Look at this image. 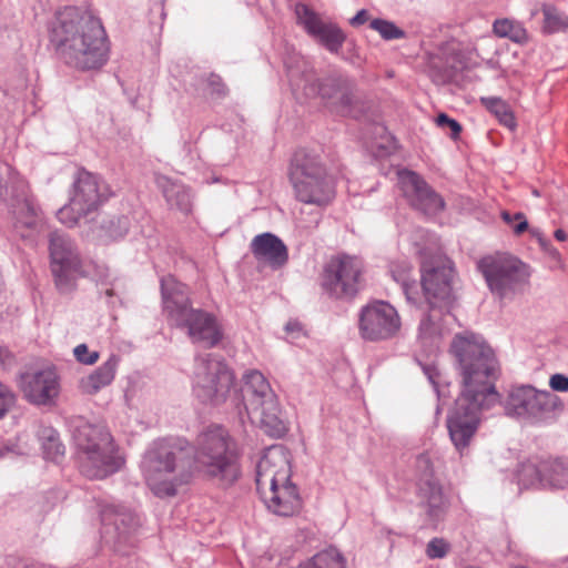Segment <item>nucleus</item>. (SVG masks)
Masks as SVG:
<instances>
[{"label": "nucleus", "instance_id": "nucleus-18", "mask_svg": "<svg viewBox=\"0 0 568 568\" xmlns=\"http://www.w3.org/2000/svg\"><path fill=\"white\" fill-rule=\"evenodd\" d=\"M398 184L412 207L425 215H436L445 209L444 199L417 173L398 172Z\"/></svg>", "mask_w": 568, "mask_h": 568}, {"label": "nucleus", "instance_id": "nucleus-55", "mask_svg": "<svg viewBox=\"0 0 568 568\" xmlns=\"http://www.w3.org/2000/svg\"><path fill=\"white\" fill-rule=\"evenodd\" d=\"M1 456H2V455L0 454V457H1Z\"/></svg>", "mask_w": 568, "mask_h": 568}, {"label": "nucleus", "instance_id": "nucleus-17", "mask_svg": "<svg viewBox=\"0 0 568 568\" xmlns=\"http://www.w3.org/2000/svg\"><path fill=\"white\" fill-rule=\"evenodd\" d=\"M400 327V316L388 302L372 301L358 313V333L364 341L382 342L394 338Z\"/></svg>", "mask_w": 568, "mask_h": 568}, {"label": "nucleus", "instance_id": "nucleus-22", "mask_svg": "<svg viewBox=\"0 0 568 568\" xmlns=\"http://www.w3.org/2000/svg\"><path fill=\"white\" fill-rule=\"evenodd\" d=\"M418 503L426 515V521L436 527L446 515L449 503L439 481L433 476L422 478L418 485Z\"/></svg>", "mask_w": 568, "mask_h": 568}, {"label": "nucleus", "instance_id": "nucleus-16", "mask_svg": "<svg viewBox=\"0 0 568 568\" xmlns=\"http://www.w3.org/2000/svg\"><path fill=\"white\" fill-rule=\"evenodd\" d=\"M50 267L58 291L70 293L75 287L81 260L74 243L64 233L51 232L49 235Z\"/></svg>", "mask_w": 568, "mask_h": 568}, {"label": "nucleus", "instance_id": "nucleus-38", "mask_svg": "<svg viewBox=\"0 0 568 568\" xmlns=\"http://www.w3.org/2000/svg\"><path fill=\"white\" fill-rule=\"evenodd\" d=\"M101 229L111 239L122 237L129 231V219L121 215L104 220L101 223Z\"/></svg>", "mask_w": 568, "mask_h": 568}, {"label": "nucleus", "instance_id": "nucleus-14", "mask_svg": "<svg viewBox=\"0 0 568 568\" xmlns=\"http://www.w3.org/2000/svg\"><path fill=\"white\" fill-rule=\"evenodd\" d=\"M477 266L491 293L499 298L521 291L530 277L529 266L510 254L485 256Z\"/></svg>", "mask_w": 568, "mask_h": 568}, {"label": "nucleus", "instance_id": "nucleus-5", "mask_svg": "<svg viewBox=\"0 0 568 568\" xmlns=\"http://www.w3.org/2000/svg\"><path fill=\"white\" fill-rule=\"evenodd\" d=\"M455 272L449 260L422 264V287L427 312L419 323V337L435 344L446 332L450 308L455 301L453 281Z\"/></svg>", "mask_w": 568, "mask_h": 568}, {"label": "nucleus", "instance_id": "nucleus-31", "mask_svg": "<svg viewBox=\"0 0 568 568\" xmlns=\"http://www.w3.org/2000/svg\"><path fill=\"white\" fill-rule=\"evenodd\" d=\"M44 457L57 462L64 455V445L61 443L59 434L51 427H43L39 432Z\"/></svg>", "mask_w": 568, "mask_h": 568}, {"label": "nucleus", "instance_id": "nucleus-41", "mask_svg": "<svg viewBox=\"0 0 568 568\" xmlns=\"http://www.w3.org/2000/svg\"><path fill=\"white\" fill-rule=\"evenodd\" d=\"M75 359L84 365H93L99 359L98 352H89L87 344H79L73 349Z\"/></svg>", "mask_w": 568, "mask_h": 568}, {"label": "nucleus", "instance_id": "nucleus-4", "mask_svg": "<svg viewBox=\"0 0 568 568\" xmlns=\"http://www.w3.org/2000/svg\"><path fill=\"white\" fill-rule=\"evenodd\" d=\"M192 448L183 438H160L145 450L141 471L150 489L159 497L174 496L192 474Z\"/></svg>", "mask_w": 568, "mask_h": 568}, {"label": "nucleus", "instance_id": "nucleus-39", "mask_svg": "<svg viewBox=\"0 0 568 568\" xmlns=\"http://www.w3.org/2000/svg\"><path fill=\"white\" fill-rule=\"evenodd\" d=\"M500 216L501 220L513 229L516 235H520L528 230V221L521 212L511 214L508 211H503Z\"/></svg>", "mask_w": 568, "mask_h": 568}, {"label": "nucleus", "instance_id": "nucleus-50", "mask_svg": "<svg viewBox=\"0 0 568 568\" xmlns=\"http://www.w3.org/2000/svg\"><path fill=\"white\" fill-rule=\"evenodd\" d=\"M554 235H555V239L560 242H562L567 239V233L561 229L556 230Z\"/></svg>", "mask_w": 568, "mask_h": 568}, {"label": "nucleus", "instance_id": "nucleus-3", "mask_svg": "<svg viewBox=\"0 0 568 568\" xmlns=\"http://www.w3.org/2000/svg\"><path fill=\"white\" fill-rule=\"evenodd\" d=\"M286 73L297 99L320 98L343 115L357 118L365 110V101L354 79L333 70L320 77L304 57L295 55L285 62Z\"/></svg>", "mask_w": 568, "mask_h": 568}, {"label": "nucleus", "instance_id": "nucleus-26", "mask_svg": "<svg viewBox=\"0 0 568 568\" xmlns=\"http://www.w3.org/2000/svg\"><path fill=\"white\" fill-rule=\"evenodd\" d=\"M243 406L246 412L262 405L264 400L273 398L276 394L270 383L258 371H250L243 376Z\"/></svg>", "mask_w": 568, "mask_h": 568}, {"label": "nucleus", "instance_id": "nucleus-44", "mask_svg": "<svg viewBox=\"0 0 568 568\" xmlns=\"http://www.w3.org/2000/svg\"><path fill=\"white\" fill-rule=\"evenodd\" d=\"M207 84H209L212 93H215L220 97H224L227 93V89H226L225 84L223 83L222 78L217 74L212 73L207 78Z\"/></svg>", "mask_w": 568, "mask_h": 568}, {"label": "nucleus", "instance_id": "nucleus-42", "mask_svg": "<svg viewBox=\"0 0 568 568\" xmlns=\"http://www.w3.org/2000/svg\"><path fill=\"white\" fill-rule=\"evenodd\" d=\"M16 397L8 386L0 382V418L13 406Z\"/></svg>", "mask_w": 568, "mask_h": 568}, {"label": "nucleus", "instance_id": "nucleus-20", "mask_svg": "<svg viewBox=\"0 0 568 568\" xmlns=\"http://www.w3.org/2000/svg\"><path fill=\"white\" fill-rule=\"evenodd\" d=\"M292 475L291 454L282 445H272L264 450L256 466V489L286 483Z\"/></svg>", "mask_w": 568, "mask_h": 568}, {"label": "nucleus", "instance_id": "nucleus-1", "mask_svg": "<svg viewBox=\"0 0 568 568\" xmlns=\"http://www.w3.org/2000/svg\"><path fill=\"white\" fill-rule=\"evenodd\" d=\"M460 377V393L448 410L446 426L455 448L463 455L474 439L481 414L500 402L495 387L498 363L494 351L474 333L457 334L450 345Z\"/></svg>", "mask_w": 568, "mask_h": 568}, {"label": "nucleus", "instance_id": "nucleus-46", "mask_svg": "<svg viewBox=\"0 0 568 568\" xmlns=\"http://www.w3.org/2000/svg\"><path fill=\"white\" fill-rule=\"evenodd\" d=\"M14 365V355L12 352L4 347L0 346V366L3 369H10Z\"/></svg>", "mask_w": 568, "mask_h": 568}, {"label": "nucleus", "instance_id": "nucleus-36", "mask_svg": "<svg viewBox=\"0 0 568 568\" xmlns=\"http://www.w3.org/2000/svg\"><path fill=\"white\" fill-rule=\"evenodd\" d=\"M369 28L378 32L386 41L404 39L406 37V32L394 22L381 18L371 20Z\"/></svg>", "mask_w": 568, "mask_h": 568}, {"label": "nucleus", "instance_id": "nucleus-29", "mask_svg": "<svg viewBox=\"0 0 568 568\" xmlns=\"http://www.w3.org/2000/svg\"><path fill=\"white\" fill-rule=\"evenodd\" d=\"M158 184L171 209H176L183 214H189L192 209V196L190 190L166 176H160Z\"/></svg>", "mask_w": 568, "mask_h": 568}, {"label": "nucleus", "instance_id": "nucleus-33", "mask_svg": "<svg viewBox=\"0 0 568 568\" xmlns=\"http://www.w3.org/2000/svg\"><path fill=\"white\" fill-rule=\"evenodd\" d=\"M481 103L491 112L500 124L509 130H514L517 125L515 115L510 106L499 98H481Z\"/></svg>", "mask_w": 568, "mask_h": 568}, {"label": "nucleus", "instance_id": "nucleus-24", "mask_svg": "<svg viewBox=\"0 0 568 568\" xmlns=\"http://www.w3.org/2000/svg\"><path fill=\"white\" fill-rule=\"evenodd\" d=\"M250 248L258 262L268 264L273 270L283 267L288 261L287 246L277 235L270 232L254 236Z\"/></svg>", "mask_w": 568, "mask_h": 568}, {"label": "nucleus", "instance_id": "nucleus-12", "mask_svg": "<svg viewBox=\"0 0 568 568\" xmlns=\"http://www.w3.org/2000/svg\"><path fill=\"white\" fill-rule=\"evenodd\" d=\"M109 189L105 182L85 170L78 172L72 184L69 202L57 216L67 226L77 225L82 219L93 220L92 215L108 200Z\"/></svg>", "mask_w": 568, "mask_h": 568}, {"label": "nucleus", "instance_id": "nucleus-45", "mask_svg": "<svg viewBox=\"0 0 568 568\" xmlns=\"http://www.w3.org/2000/svg\"><path fill=\"white\" fill-rule=\"evenodd\" d=\"M549 385L551 389L558 392L568 390V377L562 374H555L550 377Z\"/></svg>", "mask_w": 568, "mask_h": 568}, {"label": "nucleus", "instance_id": "nucleus-15", "mask_svg": "<svg viewBox=\"0 0 568 568\" xmlns=\"http://www.w3.org/2000/svg\"><path fill=\"white\" fill-rule=\"evenodd\" d=\"M363 272L364 263L359 257L333 256L323 268L321 286L333 298H353L361 288Z\"/></svg>", "mask_w": 568, "mask_h": 568}, {"label": "nucleus", "instance_id": "nucleus-37", "mask_svg": "<svg viewBox=\"0 0 568 568\" xmlns=\"http://www.w3.org/2000/svg\"><path fill=\"white\" fill-rule=\"evenodd\" d=\"M493 30L498 37L509 38L515 42H520L526 37L525 30L508 19L496 20Z\"/></svg>", "mask_w": 568, "mask_h": 568}, {"label": "nucleus", "instance_id": "nucleus-32", "mask_svg": "<svg viewBox=\"0 0 568 568\" xmlns=\"http://www.w3.org/2000/svg\"><path fill=\"white\" fill-rule=\"evenodd\" d=\"M542 30L546 33H556L568 29V16L550 3H542Z\"/></svg>", "mask_w": 568, "mask_h": 568}, {"label": "nucleus", "instance_id": "nucleus-19", "mask_svg": "<svg viewBox=\"0 0 568 568\" xmlns=\"http://www.w3.org/2000/svg\"><path fill=\"white\" fill-rule=\"evenodd\" d=\"M295 14L297 23L310 37L331 53L339 52L346 40V34L336 23L323 20L318 13L304 3L295 6Z\"/></svg>", "mask_w": 568, "mask_h": 568}, {"label": "nucleus", "instance_id": "nucleus-34", "mask_svg": "<svg viewBox=\"0 0 568 568\" xmlns=\"http://www.w3.org/2000/svg\"><path fill=\"white\" fill-rule=\"evenodd\" d=\"M518 484L524 488L544 487V470L541 462L531 460L523 463L517 471Z\"/></svg>", "mask_w": 568, "mask_h": 568}, {"label": "nucleus", "instance_id": "nucleus-28", "mask_svg": "<svg viewBox=\"0 0 568 568\" xmlns=\"http://www.w3.org/2000/svg\"><path fill=\"white\" fill-rule=\"evenodd\" d=\"M119 357L111 355L101 366L81 381V388L89 395H94L109 386L115 376Z\"/></svg>", "mask_w": 568, "mask_h": 568}, {"label": "nucleus", "instance_id": "nucleus-21", "mask_svg": "<svg viewBox=\"0 0 568 568\" xmlns=\"http://www.w3.org/2000/svg\"><path fill=\"white\" fill-rule=\"evenodd\" d=\"M20 387L26 399L34 405L52 404L60 392L59 378L52 368L21 374Z\"/></svg>", "mask_w": 568, "mask_h": 568}, {"label": "nucleus", "instance_id": "nucleus-8", "mask_svg": "<svg viewBox=\"0 0 568 568\" xmlns=\"http://www.w3.org/2000/svg\"><path fill=\"white\" fill-rule=\"evenodd\" d=\"M80 471L90 479H103L121 469L119 455L109 430L81 420L72 433Z\"/></svg>", "mask_w": 568, "mask_h": 568}, {"label": "nucleus", "instance_id": "nucleus-2", "mask_svg": "<svg viewBox=\"0 0 568 568\" xmlns=\"http://www.w3.org/2000/svg\"><path fill=\"white\" fill-rule=\"evenodd\" d=\"M50 42L64 63L79 70L100 69L108 61V39L100 20L77 7L55 14Z\"/></svg>", "mask_w": 568, "mask_h": 568}, {"label": "nucleus", "instance_id": "nucleus-7", "mask_svg": "<svg viewBox=\"0 0 568 568\" xmlns=\"http://www.w3.org/2000/svg\"><path fill=\"white\" fill-rule=\"evenodd\" d=\"M193 462L196 469L220 483L233 485L241 476L236 446L229 432L219 425L202 430L195 440Z\"/></svg>", "mask_w": 568, "mask_h": 568}, {"label": "nucleus", "instance_id": "nucleus-54", "mask_svg": "<svg viewBox=\"0 0 568 568\" xmlns=\"http://www.w3.org/2000/svg\"><path fill=\"white\" fill-rule=\"evenodd\" d=\"M537 14V11H531V17H535Z\"/></svg>", "mask_w": 568, "mask_h": 568}, {"label": "nucleus", "instance_id": "nucleus-13", "mask_svg": "<svg viewBox=\"0 0 568 568\" xmlns=\"http://www.w3.org/2000/svg\"><path fill=\"white\" fill-rule=\"evenodd\" d=\"M193 392L203 404L221 405L235 392V375L221 356L206 354L196 358Z\"/></svg>", "mask_w": 568, "mask_h": 568}, {"label": "nucleus", "instance_id": "nucleus-35", "mask_svg": "<svg viewBox=\"0 0 568 568\" xmlns=\"http://www.w3.org/2000/svg\"><path fill=\"white\" fill-rule=\"evenodd\" d=\"M410 271H412V265L407 261H402V262H396V263L393 262L390 264V274H392L393 278L396 282L402 284L403 291L406 295V298L409 302H414L415 300L412 295V291L415 288V285L410 284L408 282Z\"/></svg>", "mask_w": 568, "mask_h": 568}, {"label": "nucleus", "instance_id": "nucleus-47", "mask_svg": "<svg viewBox=\"0 0 568 568\" xmlns=\"http://www.w3.org/2000/svg\"><path fill=\"white\" fill-rule=\"evenodd\" d=\"M424 374L427 376L429 383L437 389L439 372L435 365H423Z\"/></svg>", "mask_w": 568, "mask_h": 568}, {"label": "nucleus", "instance_id": "nucleus-11", "mask_svg": "<svg viewBox=\"0 0 568 568\" xmlns=\"http://www.w3.org/2000/svg\"><path fill=\"white\" fill-rule=\"evenodd\" d=\"M3 174L8 179L4 184L0 180V197L9 202L14 230L22 239L34 242L33 235L43 232L45 224L38 209L28 197L27 182L7 164L0 168V175Z\"/></svg>", "mask_w": 568, "mask_h": 568}, {"label": "nucleus", "instance_id": "nucleus-52", "mask_svg": "<svg viewBox=\"0 0 568 568\" xmlns=\"http://www.w3.org/2000/svg\"><path fill=\"white\" fill-rule=\"evenodd\" d=\"M418 460H419V463H425V464H427V463H428V460H427L425 457H419V459H418Z\"/></svg>", "mask_w": 568, "mask_h": 568}, {"label": "nucleus", "instance_id": "nucleus-40", "mask_svg": "<svg viewBox=\"0 0 568 568\" xmlns=\"http://www.w3.org/2000/svg\"><path fill=\"white\" fill-rule=\"evenodd\" d=\"M449 550V544L443 538H433L426 546V555L430 559L444 558Z\"/></svg>", "mask_w": 568, "mask_h": 568}, {"label": "nucleus", "instance_id": "nucleus-30", "mask_svg": "<svg viewBox=\"0 0 568 568\" xmlns=\"http://www.w3.org/2000/svg\"><path fill=\"white\" fill-rule=\"evenodd\" d=\"M544 487L552 489L568 488V460L561 458L541 460Z\"/></svg>", "mask_w": 568, "mask_h": 568}, {"label": "nucleus", "instance_id": "nucleus-6", "mask_svg": "<svg viewBox=\"0 0 568 568\" xmlns=\"http://www.w3.org/2000/svg\"><path fill=\"white\" fill-rule=\"evenodd\" d=\"M160 283L163 310L169 321L185 329L194 343L206 347L217 345L223 336L217 320L209 312L192 307L187 286L172 275L163 276Z\"/></svg>", "mask_w": 568, "mask_h": 568}, {"label": "nucleus", "instance_id": "nucleus-49", "mask_svg": "<svg viewBox=\"0 0 568 568\" xmlns=\"http://www.w3.org/2000/svg\"><path fill=\"white\" fill-rule=\"evenodd\" d=\"M301 329V326L298 323L296 322H288L286 325H285V331L286 332H295V331H300Z\"/></svg>", "mask_w": 568, "mask_h": 568}, {"label": "nucleus", "instance_id": "nucleus-51", "mask_svg": "<svg viewBox=\"0 0 568 568\" xmlns=\"http://www.w3.org/2000/svg\"><path fill=\"white\" fill-rule=\"evenodd\" d=\"M110 285H111L110 287L108 286V287L103 288V290H104V293H105V295H106L108 297H112V296H114V294H115V293H114V288L116 287V283H115V282H112V283H110Z\"/></svg>", "mask_w": 568, "mask_h": 568}, {"label": "nucleus", "instance_id": "nucleus-43", "mask_svg": "<svg viewBox=\"0 0 568 568\" xmlns=\"http://www.w3.org/2000/svg\"><path fill=\"white\" fill-rule=\"evenodd\" d=\"M436 124L439 128L448 126L452 131L450 132L452 139H457L462 132V125L456 120L449 118L445 113L438 114V116L436 118Z\"/></svg>", "mask_w": 568, "mask_h": 568}, {"label": "nucleus", "instance_id": "nucleus-23", "mask_svg": "<svg viewBox=\"0 0 568 568\" xmlns=\"http://www.w3.org/2000/svg\"><path fill=\"white\" fill-rule=\"evenodd\" d=\"M267 508L278 516H293L302 508L297 487L291 481L278 483L258 491Z\"/></svg>", "mask_w": 568, "mask_h": 568}, {"label": "nucleus", "instance_id": "nucleus-9", "mask_svg": "<svg viewBox=\"0 0 568 568\" xmlns=\"http://www.w3.org/2000/svg\"><path fill=\"white\" fill-rule=\"evenodd\" d=\"M291 181L296 199L306 204L327 205L335 196L334 182L327 175L316 152L301 149L295 152Z\"/></svg>", "mask_w": 568, "mask_h": 568}, {"label": "nucleus", "instance_id": "nucleus-25", "mask_svg": "<svg viewBox=\"0 0 568 568\" xmlns=\"http://www.w3.org/2000/svg\"><path fill=\"white\" fill-rule=\"evenodd\" d=\"M261 404V406L257 405L255 408H250V412L246 413L258 418L261 427L267 435L276 438L284 436L288 427L277 396L275 395L273 398H268Z\"/></svg>", "mask_w": 568, "mask_h": 568}, {"label": "nucleus", "instance_id": "nucleus-27", "mask_svg": "<svg viewBox=\"0 0 568 568\" xmlns=\"http://www.w3.org/2000/svg\"><path fill=\"white\" fill-rule=\"evenodd\" d=\"M103 532L113 536L111 538L115 542L126 540V537L133 531L138 525L139 519L130 511H113L106 510L102 514Z\"/></svg>", "mask_w": 568, "mask_h": 568}, {"label": "nucleus", "instance_id": "nucleus-48", "mask_svg": "<svg viewBox=\"0 0 568 568\" xmlns=\"http://www.w3.org/2000/svg\"><path fill=\"white\" fill-rule=\"evenodd\" d=\"M368 21V11L365 9L359 10L351 20L353 27H359Z\"/></svg>", "mask_w": 568, "mask_h": 568}, {"label": "nucleus", "instance_id": "nucleus-53", "mask_svg": "<svg viewBox=\"0 0 568 568\" xmlns=\"http://www.w3.org/2000/svg\"><path fill=\"white\" fill-rule=\"evenodd\" d=\"M376 130H377V131H383V130H384V128H383V126H376Z\"/></svg>", "mask_w": 568, "mask_h": 568}, {"label": "nucleus", "instance_id": "nucleus-10", "mask_svg": "<svg viewBox=\"0 0 568 568\" xmlns=\"http://www.w3.org/2000/svg\"><path fill=\"white\" fill-rule=\"evenodd\" d=\"M505 414L530 425L550 424L562 412V403L550 392L530 385L513 386L503 400Z\"/></svg>", "mask_w": 568, "mask_h": 568}]
</instances>
